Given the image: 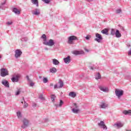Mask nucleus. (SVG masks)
<instances>
[{
	"mask_svg": "<svg viewBox=\"0 0 131 131\" xmlns=\"http://www.w3.org/2000/svg\"><path fill=\"white\" fill-rule=\"evenodd\" d=\"M41 38H42L43 40V45H45V46H48L49 47H53L54 45H55V42L54 41V40L50 39L48 41H47V36H46V34H43Z\"/></svg>",
	"mask_w": 131,
	"mask_h": 131,
	"instance_id": "1",
	"label": "nucleus"
},
{
	"mask_svg": "<svg viewBox=\"0 0 131 131\" xmlns=\"http://www.w3.org/2000/svg\"><path fill=\"white\" fill-rule=\"evenodd\" d=\"M68 39V43H69L70 45H73V43H74L73 41H74V40H77L78 39H77V37H76V36L73 35V36H69Z\"/></svg>",
	"mask_w": 131,
	"mask_h": 131,
	"instance_id": "2",
	"label": "nucleus"
},
{
	"mask_svg": "<svg viewBox=\"0 0 131 131\" xmlns=\"http://www.w3.org/2000/svg\"><path fill=\"white\" fill-rule=\"evenodd\" d=\"M73 107V108L72 110L73 113H75V114H78V113H79L80 110L78 108V106L76 103H74Z\"/></svg>",
	"mask_w": 131,
	"mask_h": 131,
	"instance_id": "3",
	"label": "nucleus"
},
{
	"mask_svg": "<svg viewBox=\"0 0 131 131\" xmlns=\"http://www.w3.org/2000/svg\"><path fill=\"white\" fill-rule=\"evenodd\" d=\"M115 93L116 94V96L118 97V99H120V97L123 96V90H120L119 89H115Z\"/></svg>",
	"mask_w": 131,
	"mask_h": 131,
	"instance_id": "4",
	"label": "nucleus"
},
{
	"mask_svg": "<svg viewBox=\"0 0 131 131\" xmlns=\"http://www.w3.org/2000/svg\"><path fill=\"white\" fill-rule=\"evenodd\" d=\"M58 84H59V85L58 86V84H55L54 85V89H61L62 88V86H64V82H63V81H62V80L61 79H59L58 80Z\"/></svg>",
	"mask_w": 131,
	"mask_h": 131,
	"instance_id": "5",
	"label": "nucleus"
},
{
	"mask_svg": "<svg viewBox=\"0 0 131 131\" xmlns=\"http://www.w3.org/2000/svg\"><path fill=\"white\" fill-rule=\"evenodd\" d=\"M95 37H96L94 40H95V41H97V42H101V41H102V40H103V37H102V35L99 33H96L95 34Z\"/></svg>",
	"mask_w": 131,
	"mask_h": 131,
	"instance_id": "6",
	"label": "nucleus"
},
{
	"mask_svg": "<svg viewBox=\"0 0 131 131\" xmlns=\"http://www.w3.org/2000/svg\"><path fill=\"white\" fill-rule=\"evenodd\" d=\"M7 75H9V72H8V70L6 69H1V76L2 77H5V76H7Z\"/></svg>",
	"mask_w": 131,
	"mask_h": 131,
	"instance_id": "7",
	"label": "nucleus"
},
{
	"mask_svg": "<svg viewBox=\"0 0 131 131\" xmlns=\"http://www.w3.org/2000/svg\"><path fill=\"white\" fill-rule=\"evenodd\" d=\"M23 122V124L21 125L22 128H26L28 126V124H29V121L27 119H24Z\"/></svg>",
	"mask_w": 131,
	"mask_h": 131,
	"instance_id": "8",
	"label": "nucleus"
},
{
	"mask_svg": "<svg viewBox=\"0 0 131 131\" xmlns=\"http://www.w3.org/2000/svg\"><path fill=\"white\" fill-rule=\"evenodd\" d=\"M21 55H22V51L19 49L16 50L15 51V57L16 59H18V58L21 57Z\"/></svg>",
	"mask_w": 131,
	"mask_h": 131,
	"instance_id": "9",
	"label": "nucleus"
},
{
	"mask_svg": "<svg viewBox=\"0 0 131 131\" xmlns=\"http://www.w3.org/2000/svg\"><path fill=\"white\" fill-rule=\"evenodd\" d=\"M99 89L100 90V91H102V92H104V93H108L109 92V89L106 87L99 86Z\"/></svg>",
	"mask_w": 131,
	"mask_h": 131,
	"instance_id": "10",
	"label": "nucleus"
},
{
	"mask_svg": "<svg viewBox=\"0 0 131 131\" xmlns=\"http://www.w3.org/2000/svg\"><path fill=\"white\" fill-rule=\"evenodd\" d=\"M2 84L5 86V88H10V84L9 83V81L6 80H3L2 81Z\"/></svg>",
	"mask_w": 131,
	"mask_h": 131,
	"instance_id": "11",
	"label": "nucleus"
},
{
	"mask_svg": "<svg viewBox=\"0 0 131 131\" xmlns=\"http://www.w3.org/2000/svg\"><path fill=\"white\" fill-rule=\"evenodd\" d=\"M98 124L99 126H101L103 129H107V126L105 125V122H104V121H101Z\"/></svg>",
	"mask_w": 131,
	"mask_h": 131,
	"instance_id": "12",
	"label": "nucleus"
},
{
	"mask_svg": "<svg viewBox=\"0 0 131 131\" xmlns=\"http://www.w3.org/2000/svg\"><path fill=\"white\" fill-rule=\"evenodd\" d=\"M33 15H35L36 16H38L40 14V10L39 9L36 8L35 11L32 12Z\"/></svg>",
	"mask_w": 131,
	"mask_h": 131,
	"instance_id": "13",
	"label": "nucleus"
},
{
	"mask_svg": "<svg viewBox=\"0 0 131 131\" xmlns=\"http://www.w3.org/2000/svg\"><path fill=\"white\" fill-rule=\"evenodd\" d=\"M63 61L66 64H69L71 62V59L70 58V56H68L67 57L63 58Z\"/></svg>",
	"mask_w": 131,
	"mask_h": 131,
	"instance_id": "14",
	"label": "nucleus"
},
{
	"mask_svg": "<svg viewBox=\"0 0 131 131\" xmlns=\"http://www.w3.org/2000/svg\"><path fill=\"white\" fill-rule=\"evenodd\" d=\"M20 76L19 75H16L15 77H13L12 78L11 80L12 82H18L19 81V78Z\"/></svg>",
	"mask_w": 131,
	"mask_h": 131,
	"instance_id": "15",
	"label": "nucleus"
},
{
	"mask_svg": "<svg viewBox=\"0 0 131 131\" xmlns=\"http://www.w3.org/2000/svg\"><path fill=\"white\" fill-rule=\"evenodd\" d=\"M107 107H108V104L106 102H101L100 105V108H101V109H106Z\"/></svg>",
	"mask_w": 131,
	"mask_h": 131,
	"instance_id": "16",
	"label": "nucleus"
},
{
	"mask_svg": "<svg viewBox=\"0 0 131 131\" xmlns=\"http://www.w3.org/2000/svg\"><path fill=\"white\" fill-rule=\"evenodd\" d=\"M124 124L121 122L117 123L114 124V126L117 127V128H120L123 126Z\"/></svg>",
	"mask_w": 131,
	"mask_h": 131,
	"instance_id": "17",
	"label": "nucleus"
},
{
	"mask_svg": "<svg viewBox=\"0 0 131 131\" xmlns=\"http://www.w3.org/2000/svg\"><path fill=\"white\" fill-rule=\"evenodd\" d=\"M73 54L74 55H83L84 52H83V51H73Z\"/></svg>",
	"mask_w": 131,
	"mask_h": 131,
	"instance_id": "18",
	"label": "nucleus"
},
{
	"mask_svg": "<svg viewBox=\"0 0 131 131\" xmlns=\"http://www.w3.org/2000/svg\"><path fill=\"white\" fill-rule=\"evenodd\" d=\"M12 12H13V13H14V14L16 15H20V11H19V10L16 8H14L12 9Z\"/></svg>",
	"mask_w": 131,
	"mask_h": 131,
	"instance_id": "19",
	"label": "nucleus"
},
{
	"mask_svg": "<svg viewBox=\"0 0 131 131\" xmlns=\"http://www.w3.org/2000/svg\"><path fill=\"white\" fill-rule=\"evenodd\" d=\"M49 71H50V73L55 74L57 72V70L56 68L53 67V68L50 69Z\"/></svg>",
	"mask_w": 131,
	"mask_h": 131,
	"instance_id": "20",
	"label": "nucleus"
},
{
	"mask_svg": "<svg viewBox=\"0 0 131 131\" xmlns=\"http://www.w3.org/2000/svg\"><path fill=\"white\" fill-rule=\"evenodd\" d=\"M116 35V37H117V38H119V37H121V33L119 32V30H116V34H115Z\"/></svg>",
	"mask_w": 131,
	"mask_h": 131,
	"instance_id": "21",
	"label": "nucleus"
},
{
	"mask_svg": "<svg viewBox=\"0 0 131 131\" xmlns=\"http://www.w3.org/2000/svg\"><path fill=\"white\" fill-rule=\"evenodd\" d=\"M123 114H124V115H131V110L126 111L125 110L123 112Z\"/></svg>",
	"mask_w": 131,
	"mask_h": 131,
	"instance_id": "22",
	"label": "nucleus"
},
{
	"mask_svg": "<svg viewBox=\"0 0 131 131\" xmlns=\"http://www.w3.org/2000/svg\"><path fill=\"white\" fill-rule=\"evenodd\" d=\"M52 62H53V65H59V64H60V62H59V61L57 59H56L55 58L52 59Z\"/></svg>",
	"mask_w": 131,
	"mask_h": 131,
	"instance_id": "23",
	"label": "nucleus"
},
{
	"mask_svg": "<svg viewBox=\"0 0 131 131\" xmlns=\"http://www.w3.org/2000/svg\"><path fill=\"white\" fill-rule=\"evenodd\" d=\"M69 96L72 98H75V97H76V93L75 92H71L69 94Z\"/></svg>",
	"mask_w": 131,
	"mask_h": 131,
	"instance_id": "24",
	"label": "nucleus"
},
{
	"mask_svg": "<svg viewBox=\"0 0 131 131\" xmlns=\"http://www.w3.org/2000/svg\"><path fill=\"white\" fill-rule=\"evenodd\" d=\"M33 5H35L36 7H38V0H31Z\"/></svg>",
	"mask_w": 131,
	"mask_h": 131,
	"instance_id": "25",
	"label": "nucleus"
},
{
	"mask_svg": "<svg viewBox=\"0 0 131 131\" xmlns=\"http://www.w3.org/2000/svg\"><path fill=\"white\" fill-rule=\"evenodd\" d=\"M101 33L102 34H105V35H108V30L107 29H104L101 31Z\"/></svg>",
	"mask_w": 131,
	"mask_h": 131,
	"instance_id": "26",
	"label": "nucleus"
},
{
	"mask_svg": "<svg viewBox=\"0 0 131 131\" xmlns=\"http://www.w3.org/2000/svg\"><path fill=\"white\" fill-rule=\"evenodd\" d=\"M63 103L64 102H63V101L62 100H60L59 104H55V106H56V107H62V105H63Z\"/></svg>",
	"mask_w": 131,
	"mask_h": 131,
	"instance_id": "27",
	"label": "nucleus"
},
{
	"mask_svg": "<svg viewBox=\"0 0 131 131\" xmlns=\"http://www.w3.org/2000/svg\"><path fill=\"white\" fill-rule=\"evenodd\" d=\"M95 79L98 80V79H101V75L100 74V73H98L96 75H95Z\"/></svg>",
	"mask_w": 131,
	"mask_h": 131,
	"instance_id": "28",
	"label": "nucleus"
},
{
	"mask_svg": "<svg viewBox=\"0 0 131 131\" xmlns=\"http://www.w3.org/2000/svg\"><path fill=\"white\" fill-rule=\"evenodd\" d=\"M16 115L18 118L20 119L22 118V114L21 113V112L17 111V112L16 113Z\"/></svg>",
	"mask_w": 131,
	"mask_h": 131,
	"instance_id": "29",
	"label": "nucleus"
},
{
	"mask_svg": "<svg viewBox=\"0 0 131 131\" xmlns=\"http://www.w3.org/2000/svg\"><path fill=\"white\" fill-rule=\"evenodd\" d=\"M116 32V31H115V29H112L111 31V35L114 36L115 35Z\"/></svg>",
	"mask_w": 131,
	"mask_h": 131,
	"instance_id": "30",
	"label": "nucleus"
},
{
	"mask_svg": "<svg viewBox=\"0 0 131 131\" xmlns=\"http://www.w3.org/2000/svg\"><path fill=\"white\" fill-rule=\"evenodd\" d=\"M55 98H56V96H55L54 95H51V100L52 101V102H54Z\"/></svg>",
	"mask_w": 131,
	"mask_h": 131,
	"instance_id": "31",
	"label": "nucleus"
},
{
	"mask_svg": "<svg viewBox=\"0 0 131 131\" xmlns=\"http://www.w3.org/2000/svg\"><path fill=\"white\" fill-rule=\"evenodd\" d=\"M20 93H21V90L20 89H18L15 93L16 96H19L20 95Z\"/></svg>",
	"mask_w": 131,
	"mask_h": 131,
	"instance_id": "32",
	"label": "nucleus"
},
{
	"mask_svg": "<svg viewBox=\"0 0 131 131\" xmlns=\"http://www.w3.org/2000/svg\"><path fill=\"white\" fill-rule=\"evenodd\" d=\"M21 40L23 41H27V40H28V38H27V37H25L21 38Z\"/></svg>",
	"mask_w": 131,
	"mask_h": 131,
	"instance_id": "33",
	"label": "nucleus"
},
{
	"mask_svg": "<svg viewBox=\"0 0 131 131\" xmlns=\"http://www.w3.org/2000/svg\"><path fill=\"white\" fill-rule=\"evenodd\" d=\"M48 81H49V80H48L47 78H43V83H47V82H48Z\"/></svg>",
	"mask_w": 131,
	"mask_h": 131,
	"instance_id": "34",
	"label": "nucleus"
},
{
	"mask_svg": "<svg viewBox=\"0 0 131 131\" xmlns=\"http://www.w3.org/2000/svg\"><path fill=\"white\" fill-rule=\"evenodd\" d=\"M121 12H122V10H121V9H117V10L116 11V14H120V13H121Z\"/></svg>",
	"mask_w": 131,
	"mask_h": 131,
	"instance_id": "35",
	"label": "nucleus"
},
{
	"mask_svg": "<svg viewBox=\"0 0 131 131\" xmlns=\"http://www.w3.org/2000/svg\"><path fill=\"white\" fill-rule=\"evenodd\" d=\"M28 107V103H27L25 101H24V108H27Z\"/></svg>",
	"mask_w": 131,
	"mask_h": 131,
	"instance_id": "36",
	"label": "nucleus"
},
{
	"mask_svg": "<svg viewBox=\"0 0 131 131\" xmlns=\"http://www.w3.org/2000/svg\"><path fill=\"white\" fill-rule=\"evenodd\" d=\"M42 2H44L45 4H50V2H51V0H42Z\"/></svg>",
	"mask_w": 131,
	"mask_h": 131,
	"instance_id": "37",
	"label": "nucleus"
},
{
	"mask_svg": "<svg viewBox=\"0 0 131 131\" xmlns=\"http://www.w3.org/2000/svg\"><path fill=\"white\" fill-rule=\"evenodd\" d=\"M91 37H92V36L90 35H87L86 37H85V39L87 40H90V39L91 38Z\"/></svg>",
	"mask_w": 131,
	"mask_h": 131,
	"instance_id": "38",
	"label": "nucleus"
},
{
	"mask_svg": "<svg viewBox=\"0 0 131 131\" xmlns=\"http://www.w3.org/2000/svg\"><path fill=\"white\" fill-rule=\"evenodd\" d=\"M39 99H40V100H45V97H43V96H42V95L41 94V95H39Z\"/></svg>",
	"mask_w": 131,
	"mask_h": 131,
	"instance_id": "39",
	"label": "nucleus"
},
{
	"mask_svg": "<svg viewBox=\"0 0 131 131\" xmlns=\"http://www.w3.org/2000/svg\"><path fill=\"white\" fill-rule=\"evenodd\" d=\"M6 4V1H5L4 3H2L1 4V5L0 6L1 9H3V6Z\"/></svg>",
	"mask_w": 131,
	"mask_h": 131,
	"instance_id": "40",
	"label": "nucleus"
},
{
	"mask_svg": "<svg viewBox=\"0 0 131 131\" xmlns=\"http://www.w3.org/2000/svg\"><path fill=\"white\" fill-rule=\"evenodd\" d=\"M90 68L91 70H95V69H97L96 67H90Z\"/></svg>",
	"mask_w": 131,
	"mask_h": 131,
	"instance_id": "41",
	"label": "nucleus"
},
{
	"mask_svg": "<svg viewBox=\"0 0 131 131\" xmlns=\"http://www.w3.org/2000/svg\"><path fill=\"white\" fill-rule=\"evenodd\" d=\"M27 79L29 82H31V80L29 78V76H27Z\"/></svg>",
	"mask_w": 131,
	"mask_h": 131,
	"instance_id": "42",
	"label": "nucleus"
},
{
	"mask_svg": "<svg viewBox=\"0 0 131 131\" xmlns=\"http://www.w3.org/2000/svg\"><path fill=\"white\" fill-rule=\"evenodd\" d=\"M7 25H12V24H13V22H12V21H8L7 23Z\"/></svg>",
	"mask_w": 131,
	"mask_h": 131,
	"instance_id": "43",
	"label": "nucleus"
},
{
	"mask_svg": "<svg viewBox=\"0 0 131 131\" xmlns=\"http://www.w3.org/2000/svg\"><path fill=\"white\" fill-rule=\"evenodd\" d=\"M30 86H33V85H34V83L32 82V81H31L30 83Z\"/></svg>",
	"mask_w": 131,
	"mask_h": 131,
	"instance_id": "44",
	"label": "nucleus"
},
{
	"mask_svg": "<svg viewBox=\"0 0 131 131\" xmlns=\"http://www.w3.org/2000/svg\"><path fill=\"white\" fill-rule=\"evenodd\" d=\"M128 55L129 56H130L131 55V49H130L128 52Z\"/></svg>",
	"mask_w": 131,
	"mask_h": 131,
	"instance_id": "45",
	"label": "nucleus"
},
{
	"mask_svg": "<svg viewBox=\"0 0 131 131\" xmlns=\"http://www.w3.org/2000/svg\"><path fill=\"white\" fill-rule=\"evenodd\" d=\"M45 122H48V121H49V120L48 118H45Z\"/></svg>",
	"mask_w": 131,
	"mask_h": 131,
	"instance_id": "46",
	"label": "nucleus"
},
{
	"mask_svg": "<svg viewBox=\"0 0 131 131\" xmlns=\"http://www.w3.org/2000/svg\"><path fill=\"white\" fill-rule=\"evenodd\" d=\"M32 106H33V107H36V103H33Z\"/></svg>",
	"mask_w": 131,
	"mask_h": 131,
	"instance_id": "47",
	"label": "nucleus"
},
{
	"mask_svg": "<svg viewBox=\"0 0 131 131\" xmlns=\"http://www.w3.org/2000/svg\"><path fill=\"white\" fill-rule=\"evenodd\" d=\"M45 50H46V51H48L49 50V48L46 47L45 48Z\"/></svg>",
	"mask_w": 131,
	"mask_h": 131,
	"instance_id": "48",
	"label": "nucleus"
},
{
	"mask_svg": "<svg viewBox=\"0 0 131 131\" xmlns=\"http://www.w3.org/2000/svg\"><path fill=\"white\" fill-rule=\"evenodd\" d=\"M86 2H93V0H85Z\"/></svg>",
	"mask_w": 131,
	"mask_h": 131,
	"instance_id": "49",
	"label": "nucleus"
},
{
	"mask_svg": "<svg viewBox=\"0 0 131 131\" xmlns=\"http://www.w3.org/2000/svg\"><path fill=\"white\" fill-rule=\"evenodd\" d=\"M50 86H54V84L51 83L50 84Z\"/></svg>",
	"mask_w": 131,
	"mask_h": 131,
	"instance_id": "50",
	"label": "nucleus"
},
{
	"mask_svg": "<svg viewBox=\"0 0 131 131\" xmlns=\"http://www.w3.org/2000/svg\"><path fill=\"white\" fill-rule=\"evenodd\" d=\"M85 52H89V50H88L86 49H85Z\"/></svg>",
	"mask_w": 131,
	"mask_h": 131,
	"instance_id": "51",
	"label": "nucleus"
},
{
	"mask_svg": "<svg viewBox=\"0 0 131 131\" xmlns=\"http://www.w3.org/2000/svg\"><path fill=\"white\" fill-rule=\"evenodd\" d=\"M127 46L128 47V48H129V47H130V45H127Z\"/></svg>",
	"mask_w": 131,
	"mask_h": 131,
	"instance_id": "52",
	"label": "nucleus"
},
{
	"mask_svg": "<svg viewBox=\"0 0 131 131\" xmlns=\"http://www.w3.org/2000/svg\"><path fill=\"white\" fill-rule=\"evenodd\" d=\"M122 30H124V28L122 27Z\"/></svg>",
	"mask_w": 131,
	"mask_h": 131,
	"instance_id": "53",
	"label": "nucleus"
},
{
	"mask_svg": "<svg viewBox=\"0 0 131 131\" xmlns=\"http://www.w3.org/2000/svg\"><path fill=\"white\" fill-rule=\"evenodd\" d=\"M39 78H41V76H39Z\"/></svg>",
	"mask_w": 131,
	"mask_h": 131,
	"instance_id": "54",
	"label": "nucleus"
},
{
	"mask_svg": "<svg viewBox=\"0 0 131 131\" xmlns=\"http://www.w3.org/2000/svg\"><path fill=\"white\" fill-rule=\"evenodd\" d=\"M22 104H23V101L21 102Z\"/></svg>",
	"mask_w": 131,
	"mask_h": 131,
	"instance_id": "55",
	"label": "nucleus"
},
{
	"mask_svg": "<svg viewBox=\"0 0 131 131\" xmlns=\"http://www.w3.org/2000/svg\"><path fill=\"white\" fill-rule=\"evenodd\" d=\"M126 131H131V130H126Z\"/></svg>",
	"mask_w": 131,
	"mask_h": 131,
	"instance_id": "56",
	"label": "nucleus"
},
{
	"mask_svg": "<svg viewBox=\"0 0 131 131\" xmlns=\"http://www.w3.org/2000/svg\"><path fill=\"white\" fill-rule=\"evenodd\" d=\"M64 1H67V0H64Z\"/></svg>",
	"mask_w": 131,
	"mask_h": 131,
	"instance_id": "57",
	"label": "nucleus"
}]
</instances>
